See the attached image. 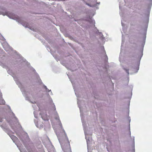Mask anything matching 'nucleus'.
<instances>
[{"label":"nucleus","mask_w":152,"mask_h":152,"mask_svg":"<svg viewBox=\"0 0 152 152\" xmlns=\"http://www.w3.org/2000/svg\"><path fill=\"white\" fill-rule=\"evenodd\" d=\"M48 151L49 152H54L53 148H52L51 150H50V149H48Z\"/></svg>","instance_id":"20e7f679"},{"label":"nucleus","mask_w":152,"mask_h":152,"mask_svg":"<svg viewBox=\"0 0 152 152\" xmlns=\"http://www.w3.org/2000/svg\"><path fill=\"white\" fill-rule=\"evenodd\" d=\"M56 119H58V120H59V117H58V118H57Z\"/></svg>","instance_id":"423d86ee"},{"label":"nucleus","mask_w":152,"mask_h":152,"mask_svg":"<svg viewBox=\"0 0 152 152\" xmlns=\"http://www.w3.org/2000/svg\"><path fill=\"white\" fill-rule=\"evenodd\" d=\"M124 70L127 73L128 75H129V69H126L125 68L124 69Z\"/></svg>","instance_id":"7ed1b4c3"},{"label":"nucleus","mask_w":152,"mask_h":152,"mask_svg":"<svg viewBox=\"0 0 152 152\" xmlns=\"http://www.w3.org/2000/svg\"><path fill=\"white\" fill-rule=\"evenodd\" d=\"M62 148L63 150L65 152H72L70 147V143L68 141V145L67 147L65 145H62Z\"/></svg>","instance_id":"f257e3e1"},{"label":"nucleus","mask_w":152,"mask_h":152,"mask_svg":"<svg viewBox=\"0 0 152 152\" xmlns=\"http://www.w3.org/2000/svg\"><path fill=\"white\" fill-rule=\"evenodd\" d=\"M4 50H6L5 49H4Z\"/></svg>","instance_id":"9d476101"},{"label":"nucleus","mask_w":152,"mask_h":152,"mask_svg":"<svg viewBox=\"0 0 152 152\" xmlns=\"http://www.w3.org/2000/svg\"><path fill=\"white\" fill-rule=\"evenodd\" d=\"M4 50H6L5 49H4Z\"/></svg>","instance_id":"1a4fd4ad"},{"label":"nucleus","mask_w":152,"mask_h":152,"mask_svg":"<svg viewBox=\"0 0 152 152\" xmlns=\"http://www.w3.org/2000/svg\"><path fill=\"white\" fill-rule=\"evenodd\" d=\"M4 50H6L5 49H4Z\"/></svg>","instance_id":"6e6552de"},{"label":"nucleus","mask_w":152,"mask_h":152,"mask_svg":"<svg viewBox=\"0 0 152 152\" xmlns=\"http://www.w3.org/2000/svg\"><path fill=\"white\" fill-rule=\"evenodd\" d=\"M5 103V101L4 100H2V103H0V104H4Z\"/></svg>","instance_id":"39448f33"},{"label":"nucleus","mask_w":152,"mask_h":152,"mask_svg":"<svg viewBox=\"0 0 152 152\" xmlns=\"http://www.w3.org/2000/svg\"><path fill=\"white\" fill-rule=\"evenodd\" d=\"M45 117L43 116V115H42V118L44 120H47V115H45Z\"/></svg>","instance_id":"f03ea898"},{"label":"nucleus","mask_w":152,"mask_h":152,"mask_svg":"<svg viewBox=\"0 0 152 152\" xmlns=\"http://www.w3.org/2000/svg\"><path fill=\"white\" fill-rule=\"evenodd\" d=\"M54 109L55 110H56V108L55 107V106L54 105Z\"/></svg>","instance_id":"0eeeda50"}]
</instances>
